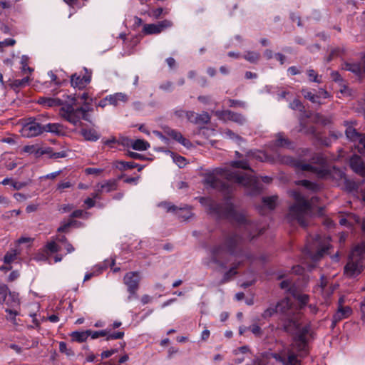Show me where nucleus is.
I'll return each instance as SVG.
<instances>
[{
	"label": "nucleus",
	"instance_id": "obj_52",
	"mask_svg": "<svg viewBox=\"0 0 365 365\" xmlns=\"http://www.w3.org/2000/svg\"><path fill=\"white\" fill-rule=\"evenodd\" d=\"M197 99L200 103L205 105H209L214 103L212 97L210 96H200Z\"/></svg>",
	"mask_w": 365,
	"mask_h": 365
},
{
	"label": "nucleus",
	"instance_id": "obj_20",
	"mask_svg": "<svg viewBox=\"0 0 365 365\" xmlns=\"http://www.w3.org/2000/svg\"><path fill=\"white\" fill-rule=\"evenodd\" d=\"M66 238L63 235H58L56 237L55 241L50 242L46 245V250L51 253L57 252L62 250V245L66 242Z\"/></svg>",
	"mask_w": 365,
	"mask_h": 365
},
{
	"label": "nucleus",
	"instance_id": "obj_36",
	"mask_svg": "<svg viewBox=\"0 0 365 365\" xmlns=\"http://www.w3.org/2000/svg\"><path fill=\"white\" fill-rule=\"evenodd\" d=\"M19 309L6 308L5 312L7 313L6 319L11 322L13 324H16V316L19 315Z\"/></svg>",
	"mask_w": 365,
	"mask_h": 365
},
{
	"label": "nucleus",
	"instance_id": "obj_56",
	"mask_svg": "<svg viewBox=\"0 0 365 365\" xmlns=\"http://www.w3.org/2000/svg\"><path fill=\"white\" fill-rule=\"evenodd\" d=\"M249 329L255 335L257 336H260L262 335V329L261 328L257 325L254 324L249 327Z\"/></svg>",
	"mask_w": 365,
	"mask_h": 365
},
{
	"label": "nucleus",
	"instance_id": "obj_13",
	"mask_svg": "<svg viewBox=\"0 0 365 365\" xmlns=\"http://www.w3.org/2000/svg\"><path fill=\"white\" fill-rule=\"evenodd\" d=\"M215 115L222 120H231L238 125H242L247 122L246 117L240 113H235L229 110H217L214 112Z\"/></svg>",
	"mask_w": 365,
	"mask_h": 365
},
{
	"label": "nucleus",
	"instance_id": "obj_43",
	"mask_svg": "<svg viewBox=\"0 0 365 365\" xmlns=\"http://www.w3.org/2000/svg\"><path fill=\"white\" fill-rule=\"evenodd\" d=\"M275 313H278L276 305H270L267 308L262 314L264 319L269 318L273 316Z\"/></svg>",
	"mask_w": 365,
	"mask_h": 365
},
{
	"label": "nucleus",
	"instance_id": "obj_19",
	"mask_svg": "<svg viewBox=\"0 0 365 365\" xmlns=\"http://www.w3.org/2000/svg\"><path fill=\"white\" fill-rule=\"evenodd\" d=\"M91 74L86 73L81 76L77 73H74L71 76V83L74 88L82 89L86 86L91 81Z\"/></svg>",
	"mask_w": 365,
	"mask_h": 365
},
{
	"label": "nucleus",
	"instance_id": "obj_6",
	"mask_svg": "<svg viewBox=\"0 0 365 365\" xmlns=\"http://www.w3.org/2000/svg\"><path fill=\"white\" fill-rule=\"evenodd\" d=\"M290 194L295 203L289 208V217L291 220H296L301 226L306 227L307 219L318 198L312 197L311 200L308 201L300 192L296 190L291 191Z\"/></svg>",
	"mask_w": 365,
	"mask_h": 365
},
{
	"label": "nucleus",
	"instance_id": "obj_35",
	"mask_svg": "<svg viewBox=\"0 0 365 365\" xmlns=\"http://www.w3.org/2000/svg\"><path fill=\"white\" fill-rule=\"evenodd\" d=\"M222 135H223L224 138L235 140L237 143H240L243 140V139L240 135L235 133L232 130H231L230 129H225L222 132Z\"/></svg>",
	"mask_w": 365,
	"mask_h": 365
},
{
	"label": "nucleus",
	"instance_id": "obj_58",
	"mask_svg": "<svg viewBox=\"0 0 365 365\" xmlns=\"http://www.w3.org/2000/svg\"><path fill=\"white\" fill-rule=\"evenodd\" d=\"M29 81V77H25L22 79H17V80H15L14 81V85L16 86H20V87H22V86H26Z\"/></svg>",
	"mask_w": 365,
	"mask_h": 365
},
{
	"label": "nucleus",
	"instance_id": "obj_24",
	"mask_svg": "<svg viewBox=\"0 0 365 365\" xmlns=\"http://www.w3.org/2000/svg\"><path fill=\"white\" fill-rule=\"evenodd\" d=\"M5 304L10 309H19L20 307V299L19 294L9 291L8 296L4 301Z\"/></svg>",
	"mask_w": 365,
	"mask_h": 365
},
{
	"label": "nucleus",
	"instance_id": "obj_16",
	"mask_svg": "<svg viewBox=\"0 0 365 365\" xmlns=\"http://www.w3.org/2000/svg\"><path fill=\"white\" fill-rule=\"evenodd\" d=\"M159 206L163 207L168 212H173L179 215V217L184 220H188L192 215L190 208L187 206L183 207H178L175 205H171L169 202H162Z\"/></svg>",
	"mask_w": 365,
	"mask_h": 365
},
{
	"label": "nucleus",
	"instance_id": "obj_4",
	"mask_svg": "<svg viewBox=\"0 0 365 365\" xmlns=\"http://www.w3.org/2000/svg\"><path fill=\"white\" fill-rule=\"evenodd\" d=\"M78 98L75 95L63 94L61 98L40 97L37 102L46 108L61 106L60 115L75 126H81V119L88 120L86 108H76Z\"/></svg>",
	"mask_w": 365,
	"mask_h": 365
},
{
	"label": "nucleus",
	"instance_id": "obj_27",
	"mask_svg": "<svg viewBox=\"0 0 365 365\" xmlns=\"http://www.w3.org/2000/svg\"><path fill=\"white\" fill-rule=\"evenodd\" d=\"M167 133L170 138H173L186 148H190L192 145V143L189 140L184 138L180 132L175 130H168Z\"/></svg>",
	"mask_w": 365,
	"mask_h": 365
},
{
	"label": "nucleus",
	"instance_id": "obj_3",
	"mask_svg": "<svg viewBox=\"0 0 365 365\" xmlns=\"http://www.w3.org/2000/svg\"><path fill=\"white\" fill-rule=\"evenodd\" d=\"M277 312L282 314L283 329L287 333L293 335L292 347L296 348L299 355L307 354L309 350L308 336L310 326L301 327L299 314L292 306L289 298H285L276 305Z\"/></svg>",
	"mask_w": 365,
	"mask_h": 365
},
{
	"label": "nucleus",
	"instance_id": "obj_23",
	"mask_svg": "<svg viewBox=\"0 0 365 365\" xmlns=\"http://www.w3.org/2000/svg\"><path fill=\"white\" fill-rule=\"evenodd\" d=\"M107 99H108V103L110 105L118 106L121 103H125L128 101V97L125 93H115L113 95L107 96Z\"/></svg>",
	"mask_w": 365,
	"mask_h": 365
},
{
	"label": "nucleus",
	"instance_id": "obj_42",
	"mask_svg": "<svg viewBox=\"0 0 365 365\" xmlns=\"http://www.w3.org/2000/svg\"><path fill=\"white\" fill-rule=\"evenodd\" d=\"M168 153H170V156L172 157L173 162L176 163L180 168L183 167L185 165V158L178 155L175 154L173 152L168 151Z\"/></svg>",
	"mask_w": 365,
	"mask_h": 365
},
{
	"label": "nucleus",
	"instance_id": "obj_51",
	"mask_svg": "<svg viewBox=\"0 0 365 365\" xmlns=\"http://www.w3.org/2000/svg\"><path fill=\"white\" fill-rule=\"evenodd\" d=\"M289 108L293 110H299L302 111L304 108V106H302L301 101L296 98L290 103Z\"/></svg>",
	"mask_w": 365,
	"mask_h": 365
},
{
	"label": "nucleus",
	"instance_id": "obj_25",
	"mask_svg": "<svg viewBox=\"0 0 365 365\" xmlns=\"http://www.w3.org/2000/svg\"><path fill=\"white\" fill-rule=\"evenodd\" d=\"M80 133L87 141L96 142L101 138V134L93 128H82Z\"/></svg>",
	"mask_w": 365,
	"mask_h": 365
},
{
	"label": "nucleus",
	"instance_id": "obj_34",
	"mask_svg": "<svg viewBox=\"0 0 365 365\" xmlns=\"http://www.w3.org/2000/svg\"><path fill=\"white\" fill-rule=\"evenodd\" d=\"M302 93L304 97L306 99H308L312 103H317L319 105H320L322 103L321 101L317 100V96H316V94L313 93L308 89H302Z\"/></svg>",
	"mask_w": 365,
	"mask_h": 365
},
{
	"label": "nucleus",
	"instance_id": "obj_31",
	"mask_svg": "<svg viewBox=\"0 0 365 365\" xmlns=\"http://www.w3.org/2000/svg\"><path fill=\"white\" fill-rule=\"evenodd\" d=\"M43 132L59 133L61 132V125L58 123H47L42 125V133Z\"/></svg>",
	"mask_w": 365,
	"mask_h": 365
},
{
	"label": "nucleus",
	"instance_id": "obj_7",
	"mask_svg": "<svg viewBox=\"0 0 365 365\" xmlns=\"http://www.w3.org/2000/svg\"><path fill=\"white\" fill-rule=\"evenodd\" d=\"M306 355L300 356L296 348L292 347V343L289 346H284L279 352H263L255 357L252 364L246 365H267L270 358L274 359L282 365H301V361L297 357H304Z\"/></svg>",
	"mask_w": 365,
	"mask_h": 365
},
{
	"label": "nucleus",
	"instance_id": "obj_10",
	"mask_svg": "<svg viewBox=\"0 0 365 365\" xmlns=\"http://www.w3.org/2000/svg\"><path fill=\"white\" fill-rule=\"evenodd\" d=\"M140 279V273L138 272H128L124 277V283L128 287V291L130 293L127 302L131 301L133 298H137L136 291L138 289Z\"/></svg>",
	"mask_w": 365,
	"mask_h": 365
},
{
	"label": "nucleus",
	"instance_id": "obj_17",
	"mask_svg": "<svg viewBox=\"0 0 365 365\" xmlns=\"http://www.w3.org/2000/svg\"><path fill=\"white\" fill-rule=\"evenodd\" d=\"M343 68L349 71L360 77L365 76V54L361 57L359 63H346Z\"/></svg>",
	"mask_w": 365,
	"mask_h": 365
},
{
	"label": "nucleus",
	"instance_id": "obj_26",
	"mask_svg": "<svg viewBox=\"0 0 365 365\" xmlns=\"http://www.w3.org/2000/svg\"><path fill=\"white\" fill-rule=\"evenodd\" d=\"M126 141L127 145L130 146L133 149L137 150H145L150 147V145L147 141L141 139H126ZM123 144H125V143H123Z\"/></svg>",
	"mask_w": 365,
	"mask_h": 365
},
{
	"label": "nucleus",
	"instance_id": "obj_33",
	"mask_svg": "<svg viewBox=\"0 0 365 365\" xmlns=\"http://www.w3.org/2000/svg\"><path fill=\"white\" fill-rule=\"evenodd\" d=\"M18 255V252L16 250H11L6 252L5 256L4 257V262L6 264H10L11 262H14Z\"/></svg>",
	"mask_w": 365,
	"mask_h": 365
},
{
	"label": "nucleus",
	"instance_id": "obj_64",
	"mask_svg": "<svg viewBox=\"0 0 365 365\" xmlns=\"http://www.w3.org/2000/svg\"><path fill=\"white\" fill-rule=\"evenodd\" d=\"M344 180H345V183H346V187L349 191H352V190L356 189V185L354 182L349 181V180H346V178Z\"/></svg>",
	"mask_w": 365,
	"mask_h": 365
},
{
	"label": "nucleus",
	"instance_id": "obj_60",
	"mask_svg": "<svg viewBox=\"0 0 365 365\" xmlns=\"http://www.w3.org/2000/svg\"><path fill=\"white\" fill-rule=\"evenodd\" d=\"M63 1L72 8H81V5L77 0H63Z\"/></svg>",
	"mask_w": 365,
	"mask_h": 365
},
{
	"label": "nucleus",
	"instance_id": "obj_40",
	"mask_svg": "<svg viewBox=\"0 0 365 365\" xmlns=\"http://www.w3.org/2000/svg\"><path fill=\"white\" fill-rule=\"evenodd\" d=\"M9 292L7 285L0 283V305L3 304Z\"/></svg>",
	"mask_w": 365,
	"mask_h": 365
},
{
	"label": "nucleus",
	"instance_id": "obj_44",
	"mask_svg": "<svg viewBox=\"0 0 365 365\" xmlns=\"http://www.w3.org/2000/svg\"><path fill=\"white\" fill-rule=\"evenodd\" d=\"M280 287L281 289H286L287 290L288 292H289L292 294L293 292H294V284H293V282L292 281L289 280V279H285V280H283L281 283H280Z\"/></svg>",
	"mask_w": 365,
	"mask_h": 365
},
{
	"label": "nucleus",
	"instance_id": "obj_39",
	"mask_svg": "<svg viewBox=\"0 0 365 365\" xmlns=\"http://www.w3.org/2000/svg\"><path fill=\"white\" fill-rule=\"evenodd\" d=\"M104 269V267L103 266L96 265L93 268V271L91 272H87L85 274L84 277V282L90 279L93 276L98 275L102 272V271Z\"/></svg>",
	"mask_w": 365,
	"mask_h": 365
},
{
	"label": "nucleus",
	"instance_id": "obj_61",
	"mask_svg": "<svg viewBox=\"0 0 365 365\" xmlns=\"http://www.w3.org/2000/svg\"><path fill=\"white\" fill-rule=\"evenodd\" d=\"M16 41L13 38H6L2 41H0V46H14Z\"/></svg>",
	"mask_w": 365,
	"mask_h": 365
},
{
	"label": "nucleus",
	"instance_id": "obj_11",
	"mask_svg": "<svg viewBox=\"0 0 365 365\" xmlns=\"http://www.w3.org/2000/svg\"><path fill=\"white\" fill-rule=\"evenodd\" d=\"M21 135L26 138H32L42 133V125L36 119H29L21 130Z\"/></svg>",
	"mask_w": 365,
	"mask_h": 365
},
{
	"label": "nucleus",
	"instance_id": "obj_12",
	"mask_svg": "<svg viewBox=\"0 0 365 365\" xmlns=\"http://www.w3.org/2000/svg\"><path fill=\"white\" fill-rule=\"evenodd\" d=\"M345 133L347 138L354 143L358 151L361 154L365 153V135L356 132V129L351 126L347 127Z\"/></svg>",
	"mask_w": 365,
	"mask_h": 365
},
{
	"label": "nucleus",
	"instance_id": "obj_38",
	"mask_svg": "<svg viewBox=\"0 0 365 365\" xmlns=\"http://www.w3.org/2000/svg\"><path fill=\"white\" fill-rule=\"evenodd\" d=\"M307 75L309 77V80L311 82H315L317 83H322V76H319L317 73L313 69H308L307 71Z\"/></svg>",
	"mask_w": 365,
	"mask_h": 365
},
{
	"label": "nucleus",
	"instance_id": "obj_63",
	"mask_svg": "<svg viewBox=\"0 0 365 365\" xmlns=\"http://www.w3.org/2000/svg\"><path fill=\"white\" fill-rule=\"evenodd\" d=\"M73 221H70L68 222H66V223H64L62 225H61L58 229V232H65L67 231V230L71 226V225L73 224Z\"/></svg>",
	"mask_w": 365,
	"mask_h": 365
},
{
	"label": "nucleus",
	"instance_id": "obj_48",
	"mask_svg": "<svg viewBox=\"0 0 365 365\" xmlns=\"http://www.w3.org/2000/svg\"><path fill=\"white\" fill-rule=\"evenodd\" d=\"M197 122H196V123L205 124L207 123L210 121V117L208 113L203 112L201 114H197Z\"/></svg>",
	"mask_w": 365,
	"mask_h": 365
},
{
	"label": "nucleus",
	"instance_id": "obj_45",
	"mask_svg": "<svg viewBox=\"0 0 365 365\" xmlns=\"http://www.w3.org/2000/svg\"><path fill=\"white\" fill-rule=\"evenodd\" d=\"M365 253V243H361L355 247L350 255L361 256Z\"/></svg>",
	"mask_w": 365,
	"mask_h": 365
},
{
	"label": "nucleus",
	"instance_id": "obj_5",
	"mask_svg": "<svg viewBox=\"0 0 365 365\" xmlns=\"http://www.w3.org/2000/svg\"><path fill=\"white\" fill-rule=\"evenodd\" d=\"M294 165L298 170L309 172L319 179H332L340 180L345 179V173L339 168L333 167L328 168L327 159L322 153H316L311 158L310 162L295 161Z\"/></svg>",
	"mask_w": 365,
	"mask_h": 365
},
{
	"label": "nucleus",
	"instance_id": "obj_2",
	"mask_svg": "<svg viewBox=\"0 0 365 365\" xmlns=\"http://www.w3.org/2000/svg\"><path fill=\"white\" fill-rule=\"evenodd\" d=\"M230 167L232 170L242 168L253 171L250 168L247 160H239L230 162ZM227 180L230 182H235L243 186L249 195H255L261 190V185L256 177L251 174L240 171L231 170L226 168H216L211 170H207L205 173L204 184L211 188L227 189V185L222 182Z\"/></svg>",
	"mask_w": 365,
	"mask_h": 365
},
{
	"label": "nucleus",
	"instance_id": "obj_15",
	"mask_svg": "<svg viewBox=\"0 0 365 365\" xmlns=\"http://www.w3.org/2000/svg\"><path fill=\"white\" fill-rule=\"evenodd\" d=\"M173 26V23L167 19L158 22L157 24H148L143 26V32L145 34H158L165 29Z\"/></svg>",
	"mask_w": 365,
	"mask_h": 365
},
{
	"label": "nucleus",
	"instance_id": "obj_37",
	"mask_svg": "<svg viewBox=\"0 0 365 365\" xmlns=\"http://www.w3.org/2000/svg\"><path fill=\"white\" fill-rule=\"evenodd\" d=\"M260 57V54L258 52L247 51L244 55V58L252 63H256Z\"/></svg>",
	"mask_w": 365,
	"mask_h": 365
},
{
	"label": "nucleus",
	"instance_id": "obj_50",
	"mask_svg": "<svg viewBox=\"0 0 365 365\" xmlns=\"http://www.w3.org/2000/svg\"><path fill=\"white\" fill-rule=\"evenodd\" d=\"M50 153L47 154L50 158L58 159L65 158L66 156V153L64 151L53 152L51 148H50Z\"/></svg>",
	"mask_w": 365,
	"mask_h": 365
},
{
	"label": "nucleus",
	"instance_id": "obj_47",
	"mask_svg": "<svg viewBox=\"0 0 365 365\" xmlns=\"http://www.w3.org/2000/svg\"><path fill=\"white\" fill-rule=\"evenodd\" d=\"M59 350L61 353L66 354L68 356L74 355V352L67 347V344L64 341H61L59 343Z\"/></svg>",
	"mask_w": 365,
	"mask_h": 365
},
{
	"label": "nucleus",
	"instance_id": "obj_54",
	"mask_svg": "<svg viewBox=\"0 0 365 365\" xmlns=\"http://www.w3.org/2000/svg\"><path fill=\"white\" fill-rule=\"evenodd\" d=\"M124 336V332L123 331H118L113 334H108L107 336L106 339L110 340V339H122Z\"/></svg>",
	"mask_w": 365,
	"mask_h": 365
},
{
	"label": "nucleus",
	"instance_id": "obj_29",
	"mask_svg": "<svg viewBox=\"0 0 365 365\" xmlns=\"http://www.w3.org/2000/svg\"><path fill=\"white\" fill-rule=\"evenodd\" d=\"M72 340L81 343L87 340L89 336V331H73L71 334Z\"/></svg>",
	"mask_w": 365,
	"mask_h": 365
},
{
	"label": "nucleus",
	"instance_id": "obj_53",
	"mask_svg": "<svg viewBox=\"0 0 365 365\" xmlns=\"http://www.w3.org/2000/svg\"><path fill=\"white\" fill-rule=\"evenodd\" d=\"M229 103L230 107H241L244 108L247 107V103L241 101L230 99Z\"/></svg>",
	"mask_w": 365,
	"mask_h": 365
},
{
	"label": "nucleus",
	"instance_id": "obj_22",
	"mask_svg": "<svg viewBox=\"0 0 365 365\" xmlns=\"http://www.w3.org/2000/svg\"><path fill=\"white\" fill-rule=\"evenodd\" d=\"M24 152L32 154L36 158L50 153V148H40L37 145H26L23 148Z\"/></svg>",
	"mask_w": 365,
	"mask_h": 365
},
{
	"label": "nucleus",
	"instance_id": "obj_46",
	"mask_svg": "<svg viewBox=\"0 0 365 365\" xmlns=\"http://www.w3.org/2000/svg\"><path fill=\"white\" fill-rule=\"evenodd\" d=\"M78 98L83 101L84 106H81V108H86V109H88V111H87V113H88L90 110L89 101H91L92 99L89 98L88 94L87 93H83V94L78 96ZM87 118L88 119V117H87Z\"/></svg>",
	"mask_w": 365,
	"mask_h": 365
},
{
	"label": "nucleus",
	"instance_id": "obj_32",
	"mask_svg": "<svg viewBox=\"0 0 365 365\" xmlns=\"http://www.w3.org/2000/svg\"><path fill=\"white\" fill-rule=\"evenodd\" d=\"M277 196L273 195L270 197H266L262 198L263 205L269 208V210H273L277 204Z\"/></svg>",
	"mask_w": 365,
	"mask_h": 365
},
{
	"label": "nucleus",
	"instance_id": "obj_14",
	"mask_svg": "<svg viewBox=\"0 0 365 365\" xmlns=\"http://www.w3.org/2000/svg\"><path fill=\"white\" fill-rule=\"evenodd\" d=\"M117 189V184L115 180H109L98 183L94 186V192L92 196L95 199H100L101 195L108 193Z\"/></svg>",
	"mask_w": 365,
	"mask_h": 365
},
{
	"label": "nucleus",
	"instance_id": "obj_62",
	"mask_svg": "<svg viewBox=\"0 0 365 365\" xmlns=\"http://www.w3.org/2000/svg\"><path fill=\"white\" fill-rule=\"evenodd\" d=\"M95 200L96 199L91 195V197H88L84 200V204L88 208H91L95 206Z\"/></svg>",
	"mask_w": 365,
	"mask_h": 365
},
{
	"label": "nucleus",
	"instance_id": "obj_59",
	"mask_svg": "<svg viewBox=\"0 0 365 365\" xmlns=\"http://www.w3.org/2000/svg\"><path fill=\"white\" fill-rule=\"evenodd\" d=\"M85 171L86 173L88 175H98L103 171V170L95 168H88Z\"/></svg>",
	"mask_w": 365,
	"mask_h": 365
},
{
	"label": "nucleus",
	"instance_id": "obj_55",
	"mask_svg": "<svg viewBox=\"0 0 365 365\" xmlns=\"http://www.w3.org/2000/svg\"><path fill=\"white\" fill-rule=\"evenodd\" d=\"M186 117H187V120L192 123H196V122H197V113H195L193 111H187L186 113Z\"/></svg>",
	"mask_w": 365,
	"mask_h": 365
},
{
	"label": "nucleus",
	"instance_id": "obj_8",
	"mask_svg": "<svg viewBox=\"0 0 365 365\" xmlns=\"http://www.w3.org/2000/svg\"><path fill=\"white\" fill-rule=\"evenodd\" d=\"M329 237H322L316 235L313 238L312 244L307 245L305 247V254L313 262L318 261L329 249Z\"/></svg>",
	"mask_w": 365,
	"mask_h": 365
},
{
	"label": "nucleus",
	"instance_id": "obj_41",
	"mask_svg": "<svg viewBox=\"0 0 365 365\" xmlns=\"http://www.w3.org/2000/svg\"><path fill=\"white\" fill-rule=\"evenodd\" d=\"M293 297L300 303V308H302L309 301V296L305 294L292 293Z\"/></svg>",
	"mask_w": 365,
	"mask_h": 365
},
{
	"label": "nucleus",
	"instance_id": "obj_57",
	"mask_svg": "<svg viewBox=\"0 0 365 365\" xmlns=\"http://www.w3.org/2000/svg\"><path fill=\"white\" fill-rule=\"evenodd\" d=\"M316 96H317V100L321 101V98H327L329 96L328 92L323 89L320 88L318 90V91L316 93Z\"/></svg>",
	"mask_w": 365,
	"mask_h": 365
},
{
	"label": "nucleus",
	"instance_id": "obj_28",
	"mask_svg": "<svg viewBox=\"0 0 365 365\" xmlns=\"http://www.w3.org/2000/svg\"><path fill=\"white\" fill-rule=\"evenodd\" d=\"M296 185L304 187L307 190L311 192H317L321 189V186L319 184L312 182L307 180H302L296 182Z\"/></svg>",
	"mask_w": 365,
	"mask_h": 365
},
{
	"label": "nucleus",
	"instance_id": "obj_1",
	"mask_svg": "<svg viewBox=\"0 0 365 365\" xmlns=\"http://www.w3.org/2000/svg\"><path fill=\"white\" fill-rule=\"evenodd\" d=\"M200 204L207 212L216 218H226L237 224V230L225 235L223 243L213 247L210 250V258L205 259L207 266L226 268L232 261L231 267L223 276L222 282H226L232 279L245 259H250L251 255L239 250V246L245 241H250L262 232V229L257 224L249 220L242 212H238L230 199H226L223 204H219L209 197H200Z\"/></svg>",
	"mask_w": 365,
	"mask_h": 365
},
{
	"label": "nucleus",
	"instance_id": "obj_49",
	"mask_svg": "<svg viewBox=\"0 0 365 365\" xmlns=\"http://www.w3.org/2000/svg\"><path fill=\"white\" fill-rule=\"evenodd\" d=\"M247 155H248V157H252L256 159H258L260 161H263L264 160H265L267 158L264 153L261 152V151H256V152L250 151L247 153Z\"/></svg>",
	"mask_w": 365,
	"mask_h": 365
},
{
	"label": "nucleus",
	"instance_id": "obj_30",
	"mask_svg": "<svg viewBox=\"0 0 365 365\" xmlns=\"http://www.w3.org/2000/svg\"><path fill=\"white\" fill-rule=\"evenodd\" d=\"M290 142L289 140L285 138L283 134L278 133L276 136V140L274 142V146L279 148H289Z\"/></svg>",
	"mask_w": 365,
	"mask_h": 365
},
{
	"label": "nucleus",
	"instance_id": "obj_21",
	"mask_svg": "<svg viewBox=\"0 0 365 365\" xmlns=\"http://www.w3.org/2000/svg\"><path fill=\"white\" fill-rule=\"evenodd\" d=\"M350 166L356 173L365 176V165L359 156L354 155L351 158Z\"/></svg>",
	"mask_w": 365,
	"mask_h": 365
},
{
	"label": "nucleus",
	"instance_id": "obj_18",
	"mask_svg": "<svg viewBox=\"0 0 365 365\" xmlns=\"http://www.w3.org/2000/svg\"><path fill=\"white\" fill-rule=\"evenodd\" d=\"M344 302V299L341 297L339 299V307L337 312L334 314L332 319V327H334L339 321L347 317L351 314V309L349 307H342L341 304Z\"/></svg>",
	"mask_w": 365,
	"mask_h": 365
},
{
	"label": "nucleus",
	"instance_id": "obj_9",
	"mask_svg": "<svg viewBox=\"0 0 365 365\" xmlns=\"http://www.w3.org/2000/svg\"><path fill=\"white\" fill-rule=\"evenodd\" d=\"M365 262L362 257L349 255L344 268V274L348 278L358 277L364 270Z\"/></svg>",
	"mask_w": 365,
	"mask_h": 365
}]
</instances>
